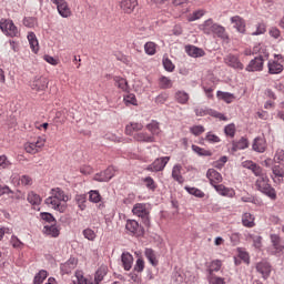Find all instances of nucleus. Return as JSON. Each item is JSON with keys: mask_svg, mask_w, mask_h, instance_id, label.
Masks as SVG:
<instances>
[{"mask_svg": "<svg viewBox=\"0 0 284 284\" xmlns=\"http://www.w3.org/2000/svg\"><path fill=\"white\" fill-rule=\"evenodd\" d=\"M223 263L220 260H215L211 262V265L207 270L209 272V276H212V274H214V272H219L222 267Z\"/></svg>", "mask_w": 284, "mask_h": 284, "instance_id": "39", "label": "nucleus"}, {"mask_svg": "<svg viewBox=\"0 0 284 284\" xmlns=\"http://www.w3.org/2000/svg\"><path fill=\"white\" fill-rule=\"evenodd\" d=\"M132 212L135 216L143 220L144 225H150V211H148V205L143 203H138L133 206Z\"/></svg>", "mask_w": 284, "mask_h": 284, "instance_id": "3", "label": "nucleus"}, {"mask_svg": "<svg viewBox=\"0 0 284 284\" xmlns=\"http://www.w3.org/2000/svg\"><path fill=\"white\" fill-rule=\"evenodd\" d=\"M148 261L151 263V265L156 266L159 265V262L156 261V255L154 254V250L146 248L144 252Z\"/></svg>", "mask_w": 284, "mask_h": 284, "instance_id": "40", "label": "nucleus"}, {"mask_svg": "<svg viewBox=\"0 0 284 284\" xmlns=\"http://www.w3.org/2000/svg\"><path fill=\"white\" fill-rule=\"evenodd\" d=\"M175 101L180 103L181 105H185L190 101V94L185 91H178L175 93Z\"/></svg>", "mask_w": 284, "mask_h": 284, "instance_id": "34", "label": "nucleus"}, {"mask_svg": "<svg viewBox=\"0 0 284 284\" xmlns=\"http://www.w3.org/2000/svg\"><path fill=\"white\" fill-rule=\"evenodd\" d=\"M207 281L210 284H225V278L219 277L214 274L207 275Z\"/></svg>", "mask_w": 284, "mask_h": 284, "instance_id": "55", "label": "nucleus"}, {"mask_svg": "<svg viewBox=\"0 0 284 284\" xmlns=\"http://www.w3.org/2000/svg\"><path fill=\"white\" fill-rule=\"evenodd\" d=\"M54 6L58 8V12L60 16H62L64 19H68V17H71L72 11L70 10V7H68V2L65 0H51Z\"/></svg>", "mask_w": 284, "mask_h": 284, "instance_id": "9", "label": "nucleus"}, {"mask_svg": "<svg viewBox=\"0 0 284 284\" xmlns=\"http://www.w3.org/2000/svg\"><path fill=\"white\" fill-rule=\"evenodd\" d=\"M133 139L139 143H154V135H150L145 132H139L133 135Z\"/></svg>", "mask_w": 284, "mask_h": 284, "instance_id": "22", "label": "nucleus"}, {"mask_svg": "<svg viewBox=\"0 0 284 284\" xmlns=\"http://www.w3.org/2000/svg\"><path fill=\"white\" fill-rule=\"evenodd\" d=\"M274 163H278L280 165H284V151L283 149H277L274 155Z\"/></svg>", "mask_w": 284, "mask_h": 284, "instance_id": "52", "label": "nucleus"}, {"mask_svg": "<svg viewBox=\"0 0 284 284\" xmlns=\"http://www.w3.org/2000/svg\"><path fill=\"white\" fill-rule=\"evenodd\" d=\"M267 148V143L265 142V139L263 138H255L253 142V150L255 152L263 153L265 152V149Z\"/></svg>", "mask_w": 284, "mask_h": 284, "instance_id": "25", "label": "nucleus"}, {"mask_svg": "<svg viewBox=\"0 0 284 284\" xmlns=\"http://www.w3.org/2000/svg\"><path fill=\"white\" fill-rule=\"evenodd\" d=\"M242 225H244V227H254V225H256V223H254V215H252V213H244L242 215Z\"/></svg>", "mask_w": 284, "mask_h": 284, "instance_id": "33", "label": "nucleus"}, {"mask_svg": "<svg viewBox=\"0 0 284 284\" xmlns=\"http://www.w3.org/2000/svg\"><path fill=\"white\" fill-rule=\"evenodd\" d=\"M12 183H18V185H32V178L28 175H22L21 178L14 175L12 176Z\"/></svg>", "mask_w": 284, "mask_h": 284, "instance_id": "32", "label": "nucleus"}, {"mask_svg": "<svg viewBox=\"0 0 284 284\" xmlns=\"http://www.w3.org/2000/svg\"><path fill=\"white\" fill-rule=\"evenodd\" d=\"M0 29L4 34H7V37H19V29L10 19H2L0 21Z\"/></svg>", "mask_w": 284, "mask_h": 284, "instance_id": "2", "label": "nucleus"}, {"mask_svg": "<svg viewBox=\"0 0 284 284\" xmlns=\"http://www.w3.org/2000/svg\"><path fill=\"white\" fill-rule=\"evenodd\" d=\"M271 243L276 253L283 252L284 245L281 241V236H278L277 234H271Z\"/></svg>", "mask_w": 284, "mask_h": 284, "instance_id": "28", "label": "nucleus"}, {"mask_svg": "<svg viewBox=\"0 0 284 284\" xmlns=\"http://www.w3.org/2000/svg\"><path fill=\"white\" fill-rule=\"evenodd\" d=\"M74 267H77V260L71 257L64 264H61L60 270L63 274H70Z\"/></svg>", "mask_w": 284, "mask_h": 284, "instance_id": "23", "label": "nucleus"}, {"mask_svg": "<svg viewBox=\"0 0 284 284\" xmlns=\"http://www.w3.org/2000/svg\"><path fill=\"white\" fill-rule=\"evenodd\" d=\"M190 132L194 134V136H200V134L205 132V128L203 125H194L190 128Z\"/></svg>", "mask_w": 284, "mask_h": 284, "instance_id": "61", "label": "nucleus"}, {"mask_svg": "<svg viewBox=\"0 0 284 284\" xmlns=\"http://www.w3.org/2000/svg\"><path fill=\"white\" fill-rule=\"evenodd\" d=\"M263 63H265L263 55L256 57L248 62L245 70L246 72H263Z\"/></svg>", "mask_w": 284, "mask_h": 284, "instance_id": "7", "label": "nucleus"}, {"mask_svg": "<svg viewBox=\"0 0 284 284\" xmlns=\"http://www.w3.org/2000/svg\"><path fill=\"white\" fill-rule=\"evenodd\" d=\"M219 99L225 101V103H232L234 101V94L230 92L217 91Z\"/></svg>", "mask_w": 284, "mask_h": 284, "instance_id": "45", "label": "nucleus"}, {"mask_svg": "<svg viewBox=\"0 0 284 284\" xmlns=\"http://www.w3.org/2000/svg\"><path fill=\"white\" fill-rule=\"evenodd\" d=\"M89 201L91 203H101V193H99V191H90Z\"/></svg>", "mask_w": 284, "mask_h": 284, "instance_id": "53", "label": "nucleus"}, {"mask_svg": "<svg viewBox=\"0 0 284 284\" xmlns=\"http://www.w3.org/2000/svg\"><path fill=\"white\" fill-rule=\"evenodd\" d=\"M142 181L144 182L145 187L148 190H151V192H154L156 190V182H154V179H152V176H146L142 179Z\"/></svg>", "mask_w": 284, "mask_h": 284, "instance_id": "46", "label": "nucleus"}, {"mask_svg": "<svg viewBox=\"0 0 284 284\" xmlns=\"http://www.w3.org/2000/svg\"><path fill=\"white\" fill-rule=\"evenodd\" d=\"M125 227L128 232H131V234H136V231L139 230V222L135 220H128Z\"/></svg>", "mask_w": 284, "mask_h": 284, "instance_id": "43", "label": "nucleus"}, {"mask_svg": "<svg viewBox=\"0 0 284 284\" xmlns=\"http://www.w3.org/2000/svg\"><path fill=\"white\" fill-rule=\"evenodd\" d=\"M144 52L150 57L156 54V43L154 42H146L144 44Z\"/></svg>", "mask_w": 284, "mask_h": 284, "instance_id": "47", "label": "nucleus"}, {"mask_svg": "<svg viewBox=\"0 0 284 284\" xmlns=\"http://www.w3.org/2000/svg\"><path fill=\"white\" fill-rule=\"evenodd\" d=\"M231 23L241 34H245V20L241 16H234L231 18Z\"/></svg>", "mask_w": 284, "mask_h": 284, "instance_id": "16", "label": "nucleus"}, {"mask_svg": "<svg viewBox=\"0 0 284 284\" xmlns=\"http://www.w3.org/2000/svg\"><path fill=\"white\" fill-rule=\"evenodd\" d=\"M247 145H248L247 139L242 138L237 142L233 143V151L239 152V150H245V148H247Z\"/></svg>", "mask_w": 284, "mask_h": 284, "instance_id": "42", "label": "nucleus"}, {"mask_svg": "<svg viewBox=\"0 0 284 284\" xmlns=\"http://www.w3.org/2000/svg\"><path fill=\"white\" fill-rule=\"evenodd\" d=\"M45 205H48V207H51L52 210H57V212H60V213L65 212L68 207L65 202H61V200L55 199L53 195L49 196L45 200Z\"/></svg>", "mask_w": 284, "mask_h": 284, "instance_id": "6", "label": "nucleus"}, {"mask_svg": "<svg viewBox=\"0 0 284 284\" xmlns=\"http://www.w3.org/2000/svg\"><path fill=\"white\" fill-rule=\"evenodd\" d=\"M224 63L229 65L230 68H233L234 70H243V63H241V60H239V57L234 54H229L224 59Z\"/></svg>", "mask_w": 284, "mask_h": 284, "instance_id": "12", "label": "nucleus"}, {"mask_svg": "<svg viewBox=\"0 0 284 284\" xmlns=\"http://www.w3.org/2000/svg\"><path fill=\"white\" fill-rule=\"evenodd\" d=\"M203 14H205V11L203 10L194 11L191 16L187 17V21H197V19H201Z\"/></svg>", "mask_w": 284, "mask_h": 284, "instance_id": "62", "label": "nucleus"}, {"mask_svg": "<svg viewBox=\"0 0 284 284\" xmlns=\"http://www.w3.org/2000/svg\"><path fill=\"white\" fill-rule=\"evenodd\" d=\"M162 63L166 72H174V63L169 58H163Z\"/></svg>", "mask_w": 284, "mask_h": 284, "instance_id": "59", "label": "nucleus"}, {"mask_svg": "<svg viewBox=\"0 0 284 284\" xmlns=\"http://www.w3.org/2000/svg\"><path fill=\"white\" fill-rule=\"evenodd\" d=\"M113 81L116 88L122 90V92H128V90H130V87L128 85V80H125L124 78L116 75L113 78Z\"/></svg>", "mask_w": 284, "mask_h": 284, "instance_id": "31", "label": "nucleus"}, {"mask_svg": "<svg viewBox=\"0 0 284 284\" xmlns=\"http://www.w3.org/2000/svg\"><path fill=\"white\" fill-rule=\"evenodd\" d=\"M206 178L209 179L211 185H219V183H221L223 181V176L221 175V173H219L216 170L214 169H209L206 172Z\"/></svg>", "mask_w": 284, "mask_h": 284, "instance_id": "14", "label": "nucleus"}, {"mask_svg": "<svg viewBox=\"0 0 284 284\" xmlns=\"http://www.w3.org/2000/svg\"><path fill=\"white\" fill-rule=\"evenodd\" d=\"M51 196H53V199H58L62 203L70 201V197H68V195H65V192H63V190H61L60 187L52 189Z\"/></svg>", "mask_w": 284, "mask_h": 284, "instance_id": "27", "label": "nucleus"}, {"mask_svg": "<svg viewBox=\"0 0 284 284\" xmlns=\"http://www.w3.org/2000/svg\"><path fill=\"white\" fill-rule=\"evenodd\" d=\"M256 271L262 274L263 278H267L272 272V266L267 262H260L256 265Z\"/></svg>", "mask_w": 284, "mask_h": 284, "instance_id": "21", "label": "nucleus"}, {"mask_svg": "<svg viewBox=\"0 0 284 284\" xmlns=\"http://www.w3.org/2000/svg\"><path fill=\"white\" fill-rule=\"evenodd\" d=\"M84 239H88V241H94L97 239V233L92 229H85L83 231Z\"/></svg>", "mask_w": 284, "mask_h": 284, "instance_id": "63", "label": "nucleus"}, {"mask_svg": "<svg viewBox=\"0 0 284 284\" xmlns=\"http://www.w3.org/2000/svg\"><path fill=\"white\" fill-rule=\"evenodd\" d=\"M213 34H216L219 39H222V41H226V43L230 41V36H227L225 27L219 23H215V26L213 27Z\"/></svg>", "mask_w": 284, "mask_h": 284, "instance_id": "20", "label": "nucleus"}, {"mask_svg": "<svg viewBox=\"0 0 284 284\" xmlns=\"http://www.w3.org/2000/svg\"><path fill=\"white\" fill-rule=\"evenodd\" d=\"M27 201L31 204V205H41V196L34 192H29Z\"/></svg>", "mask_w": 284, "mask_h": 284, "instance_id": "38", "label": "nucleus"}, {"mask_svg": "<svg viewBox=\"0 0 284 284\" xmlns=\"http://www.w3.org/2000/svg\"><path fill=\"white\" fill-rule=\"evenodd\" d=\"M172 178L178 183H183V175H181V164H175L172 170Z\"/></svg>", "mask_w": 284, "mask_h": 284, "instance_id": "37", "label": "nucleus"}, {"mask_svg": "<svg viewBox=\"0 0 284 284\" xmlns=\"http://www.w3.org/2000/svg\"><path fill=\"white\" fill-rule=\"evenodd\" d=\"M214 26H216V23H214V21L212 19H209V20L204 21L203 24L200 26V30H202V32H204V34H213Z\"/></svg>", "mask_w": 284, "mask_h": 284, "instance_id": "29", "label": "nucleus"}, {"mask_svg": "<svg viewBox=\"0 0 284 284\" xmlns=\"http://www.w3.org/2000/svg\"><path fill=\"white\" fill-rule=\"evenodd\" d=\"M11 165L12 163L8 160V156L0 155V170H8Z\"/></svg>", "mask_w": 284, "mask_h": 284, "instance_id": "57", "label": "nucleus"}, {"mask_svg": "<svg viewBox=\"0 0 284 284\" xmlns=\"http://www.w3.org/2000/svg\"><path fill=\"white\" fill-rule=\"evenodd\" d=\"M27 39L29 41L30 49L34 54H37V52H39V40L37 39V34H34V32H29Z\"/></svg>", "mask_w": 284, "mask_h": 284, "instance_id": "24", "label": "nucleus"}, {"mask_svg": "<svg viewBox=\"0 0 284 284\" xmlns=\"http://www.w3.org/2000/svg\"><path fill=\"white\" fill-rule=\"evenodd\" d=\"M268 74H281L283 72V64L278 60H270L267 63Z\"/></svg>", "mask_w": 284, "mask_h": 284, "instance_id": "18", "label": "nucleus"}, {"mask_svg": "<svg viewBox=\"0 0 284 284\" xmlns=\"http://www.w3.org/2000/svg\"><path fill=\"white\" fill-rule=\"evenodd\" d=\"M108 275V266H101L97 272H95V277L94 282L97 284H100L103 278Z\"/></svg>", "mask_w": 284, "mask_h": 284, "instance_id": "36", "label": "nucleus"}, {"mask_svg": "<svg viewBox=\"0 0 284 284\" xmlns=\"http://www.w3.org/2000/svg\"><path fill=\"white\" fill-rule=\"evenodd\" d=\"M205 141H207L209 143H221V138H219V135L212 132H207L205 136Z\"/></svg>", "mask_w": 284, "mask_h": 284, "instance_id": "58", "label": "nucleus"}, {"mask_svg": "<svg viewBox=\"0 0 284 284\" xmlns=\"http://www.w3.org/2000/svg\"><path fill=\"white\" fill-rule=\"evenodd\" d=\"M160 88L162 90H168V89L172 88V80H170V78H166V77H161L160 78Z\"/></svg>", "mask_w": 284, "mask_h": 284, "instance_id": "54", "label": "nucleus"}, {"mask_svg": "<svg viewBox=\"0 0 284 284\" xmlns=\"http://www.w3.org/2000/svg\"><path fill=\"white\" fill-rule=\"evenodd\" d=\"M170 163V156L158 158L146 166L148 172H163L165 170V165Z\"/></svg>", "mask_w": 284, "mask_h": 284, "instance_id": "4", "label": "nucleus"}, {"mask_svg": "<svg viewBox=\"0 0 284 284\" xmlns=\"http://www.w3.org/2000/svg\"><path fill=\"white\" fill-rule=\"evenodd\" d=\"M146 130L151 132L152 136H159L161 134V128L159 126V122L154 120L146 125Z\"/></svg>", "mask_w": 284, "mask_h": 284, "instance_id": "35", "label": "nucleus"}, {"mask_svg": "<svg viewBox=\"0 0 284 284\" xmlns=\"http://www.w3.org/2000/svg\"><path fill=\"white\" fill-rule=\"evenodd\" d=\"M248 239L253 241L254 247H256L257 250H261L263 237H261L260 235H248Z\"/></svg>", "mask_w": 284, "mask_h": 284, "instance_id": "60", "label": "nucleus"}, {"mask_svg": "<svg viewBox=\"0 0 284 284\" xmlns=\"http://www.w3.org/2000/svg\"><path fill=\"white\" fill-rule=\"evenodd\" d=\"M40 219L42 221H44L45 223H51V225L57 223V220L54 219V215L51 214V213H48V212L40 213Z\"/></svg>", "mask_w": 284, "mask_h": 284, "instance_id": "51", "label": "nucleus"}, {"mask_svg": "<svg viewBox=\"0 0 284 284\" xmlns=\"http://www.w3.org/2000/svg\"><path fill=\"white\" fill-rule=\"evenodd\" d=\"M141 130H143V124L138 123V122H132L126 125L125 133L129 136H132V134H134V132H141Z\"/></svg>", "mask_w": 284, "mask_h": 284, "instance_id": "30", "label": "nucleus"}, {"mask_svg": "<svg viewBox=\"0 0 284 284\" xmlns=\"http://www.w3.org/2000/svg\"><path fill=\"white\" fill-rule=\"evenodd\" d=\"M75 203L78 207L83 212V210H85L87 207L85 203H88V197L85 196V194L77 195Z\"/></svg>", "mask_w": 284, "mask_h": 284, "instance_id": "41", "label": "nucleus"}, {"mask_svg": "<svg viewBox=\"0 0 284 284\" xmlns=\"http://www.w3.org/2000/svg\"><path fill=\"white\" fill-rule=\"evenodd\" d=\"M242 165L243 168H246V170H251V172H253L255 176L261 178L265 175V173L263 172V169L252 161H244Z\"/></svg>", "mask_w": 284, "mask_h": 284, "instance_id": "13", "label": "nucleus"}, {"mask_svg": "<svg viewBox=\"0 0 284 284\" xmlns=\"http://www.w3.org/2000/svg\"><path fill=\"white\" fill-rule=\"evenodd\" d=\"M192 150L199 156H212V152L211 151H207V150H205V149H203L201 146L192 145Z\"/></svg>", "mask_w": 284, "mask_h": 284, "instance_id": "49", "label": "nucleus"}, {"mask_svg": "<svg viewBox=\"0 0 284 284\" xmlns=\"http://www.w3.org/2000/svg\"><path fill=\"white\" fill-rule=\"evenodd\" d=\"M184 190H186L189 194H191L192 196H196L197 199H203V196H205V193L196 187L185 186Z\"/></svg>", "mask_w": 284, "mask_h": 284, "instance_id": "44", "label": "nucleus"}, {"mask_svg": "<svg viewBox=\"0 0 284 284\" xmlns=\"http://www.w3.org/2000/svg\"><path fill=\"white\" fill-rule=\"evenodd\" d=\"M194 112H195L196 116H207V114H209L210 116H215V119H221L222 121H225V115H223L222 113H219L212 109L195 108Z\"/></svg>", "mask_w": 284, "mask_h": 284, "instance_id": "8", "label": "nucleus"}, {"mask_svg": "<svg viewBox=\"0 0 284 284\" xmlns=\"http://www.w3.org/2000/svg\"><path fill=\"white\" fill-rule=\"evenodd\" d=\"M256 189L262 192V194H265L270 199H276V190L270 185V179H267V175L260 176L255 182Z\"/></svg>", "mask_w": 284, "mask_h": 284, "instance_id": "1", "label": "nucleus"}, {"mask_svg": "<svg viewBox=\"0 0 284 284\" xmlns=\"http://www.w3.org/2000/svg\"><path fill=\"white\" fill-rule=\"evenodd\" d=\"M31 90L36 92H43L45 88H48V80L43 77H36L33 81H31Z\"/></svg>", "mask_w": 284, "mask_h": 284, "instance_id": "10", "label": "nucleus"}, {"mask_svg": "<svg viewBox=\"0 0 284 284\" xmlns=\"http://www.w3.org/2000/svg\"><path fill=\"white\" fill-rule=\"evenodd\" d=\"M214 190L221 194V196H227L229 199H234L236 192L233 189L226 187L223 184H214Z\"/></svg>", "mask_w": 284, "mask_h": 284, "instance_id": "15", "label": "nucleus"}, {"mask_svg": "<svg viewBox=\"0 0 284 284\" xmlns=\"http://www.w3.org/2000/svg\"><path fill=\"white\" fill-rule=\"evenodd\" d=\"M172 280L174 281V283H184L185 276L183 275V273L175 271L173 273Z\"/></svg>", "mask_w": 284, "mask_h": 284, "instance_id": "64", "label": "nucleus"}, {"mask_svg": "<svg viewBox=\"0 0 284 284\" xmlns=\"http://www.w3.org/2000/svg\"><path fill=\"white\" fill-rule=\"evenodd\" d=\"M48 278V271L42 270L40 271L33 280L34 284H43V281Z\"/></svg>", "mask_w": 284, "mask_h": 284, "instance_id": "48", "label": "nucleus"}, {"mask_svg": "<svg viewBox=\"0 0 284 284\" xmlns=\"http://www.w3.org/2000/svg\"><path fill=\"white\" fill-rule=\"evenodd\" d=\"M121 261H122V267L125 270V272H130L134 263V257L132 256V254L122 253Z\"/></svg>", "mask_w": 284, "mask_h": 284, "instance_id": "17", "label": "nucleus"}, {"mask_svg": "<svg viewBox=\"0 0 284 284\" xmlns=\"http://www.w3.org/2000/svg\"><path fill=\"white\" fill-rule=\"evenodd\" d=\"M115 172L116 170L114 169V166H109L106 170L103 171L105 178L102 179V181H111V179H114Z\"/></svg>", "mask_w": 284, "mask_h": 284, "instance_id": "50", "label": "nucleus"}, {"mask_svg": "<svg viewBox=\"0 0 284 284\" xmlns=\"http://www.w3.org/2000/svg\"><path fill=\"white\" fill-rule=\"evenodd\" d=\"M120 8L125 12L126 14H131V12H134V8L139 6L138 0H119Z\"/></svg>", "mask_w": 284, "mask_h": 284, "instance_id": "11", "label": "nucleus"}, {"mask_svg": "<svg viewBox=\"0 0 284 284\" xmlns=\"http://www.w3.org/2000/svg\"><path fill=\"white\" fill-rule=\"evenodd\" d=\"M43 234H47V236H52L53 239H57V236H59L60 234L59 227H57V223H53L51 225H44Z\"/></svg>", "mask_w": 284, "mask_h": 284, "instance_id": "26", "label": "nucleus"}, {"mask_svg": "<svg viewBox=\"0 0 284 284\" xmlns=\"http://www.w3.org/2000/svg\"><path fill=\"white\" fill-rule=\"evenodd\" d=\"M45 145V138H38L36 142H27L24 144V150L29 154H37L41 151V148Z\"/></svg>", "mask_w": 284, "mask_h": 284, "instance_id": "5", "label": "nucleus"}, {"mask_svg": "<svg viewBox=\"0 0 284 284\" xmlns=\"http://www.w3.org/2000/svg\"><path fill=\"white\" fill-rule=\"evenodd\" d=\"M272 172L275 176V179H284V168L281 165H275L272 169Z\"/></svg>", "mask_w": 284, "mask_h": 284, "instance_id": "56", "label": "nucleus"}, {"mask_svg": "<svg viewBox=\"0 0 284 284\" xmlns=\"http://www.w3.org/2000/svg\"><path fill=\"white\" fill-rule=\"evenodd\" d=\"M185 52L186 54H189V57H193V59H199V57H205V51L194 45H186Z\"/></svg>", "mask_w": 284, "mask_h": 284, "instance_id": "19", "label": "nucleus"}]
</instances>
